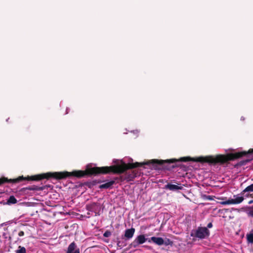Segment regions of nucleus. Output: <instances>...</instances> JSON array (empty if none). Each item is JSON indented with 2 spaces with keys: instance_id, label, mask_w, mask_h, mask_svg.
I'll return each mask as SVG.
<instances>
[{
  "instance_id": "obj_1",
  "label": "nucleus",
  "mask_w": 253,
  "mask_h": 253,
  "mask_svg": "<svg viewBox=\"0 0 253 253\" xmlns=\"http://www.w3.org/2000/svg\"><path fill=\"white\" fill-rule=\"evenodd\" d=\"M170 159L166 160H159L156 159L152 160L151 161H147L146 162L138 163L135 162L134 163H128L126 164L123 163L120 165H113L110 167H93L91 168H87L85 170H74L72 172L63 171V172H48L46 173H41L35 175L33 177L32 179L38 180L39 181L43 179H49L54 178L57 180L65 179L70 176H75L78 178H81L85 176H89L92 175L97 174H106L113 173H122L126 170L128 169H132L135 168L143 167L144 165H149L151 164H158L160 166H163V168L165 167H169L170 165L172 164V162L167 161Z\"/></svg>"
},
{
  "instance_id": "obj_2",
  "label": "nucleus",
  "mask_w": 253,
  "mask_h": 253,
  "mask_svg": "<svg viewBox=\"0 0 253 253\" xmlns=\"http://www.w3.org/2000/svg\"><path fill=\"white\" fill-rule=\"evenodd\" d=\"M246 155H248L246 159L240 161L237 164V166H242L246 165L253 160V148L249 149L248 152L242 151L234 153H228L226 155L218 154L215 156H208L206 157H199L196 158H192L190 157H181L178 159H171L168 161L172 162L173 164L169 167H166L165 168L167 170H171L176 167H182L183 165L180 164V162H186L189 161L200 162L202 163H207L212 165H223L228 163L229 161L240 158Z\"/></svg>"
},
{
  "instance_id": "obj_3",
  "label": "nucleus",
  "mask_w": 253,
  "mask_h": 253,
  "mask_svg": "<svg viewBox=\"0 0 253 253\" xmlns=\"http://www.w3.org/2000/svg\"><path fill=\"white\" fill-rule=\"evenodd\" d=\"M253 192V183L247 186L240 194L233 195V198H230L228 200L221 202L223 205H237L241 203L244 200L243 196L246 192Z\"/></svg>"
},
{
  "instance_id": "obj_4",
  "label": "nucleus",
  "mask_w": 253,
  "mask_h": 253,
  "mask_svg": "<svg viewBox=\"0 0 253 253\" xmlns=\"http://www.w3.org/2000/svg\"><path fill=\"white\" fill-rule=\"evenodd\" d=\"M210 232L206 227H198L196 230H193L190 233V236L193 237L199 238L201 239L208 237Z\"/></svg>"
},
{
  "instance_id": "obj_5",
  "label": "nucleus",
  "mask_w": 253,
  "mask_h": 253,
  "mask_svg": "<svg viewBox=\"0 0 253 253\" xmlns=\"http://www.w3.org/2000/svg\"><path fill=\"white\" fill-rule=\"evenodd\" d=\"M35 175H32L31 176L24 177L23 176H20L14 179H8L7 177H2L0 178V186L2 185L5 183H18L22 180H32V181H39L38 180H33L32 179L33 177L35 176Z\"/></svg>"
},
{
  "instance_id": "obj_6",
  "label": "nucleus",
  "mask_w": 253,
  "mask_h": 253,
  "mask_svg": "<svg viewBox=\"0 0 253 253\" xmlns=\"http://www.w3.org/2000/svg\"><path fill=\"white\" fill-rule=\"evenodd\" d=\"M147 240L144 235H140L138 236L129 245L130 248H136L139 245L144 243Z\"/></svg>"
},
{
  "instance_id": "obj_7",
  "label": "nucleus",
  "mask_w": 253,
  "mask_h": 253,
  "mask_svg": "<svg viewBox=\"0 0 253 253\" xmlns=\"http://www.w3.org/2000/svg\"><path fill=\"white\" fill-rule=\"evenodd\" d=\"M66 253H80V249L74 242L71 243L68 246Z\"/></svg>"
},
{
  "instance_id": "obj_8",
  "label": "nucleus",
  "mask_w": 253,
  "mask_h": 253,
  "mask_svg": "<svg viewBox=\"0 0 253 253\" xmlns=\"http://www.w3.org/2000/svg\"><path fill=\"white\" fill-rule=\"evenodd\" d=\"M183 187L182 186H178L175 184H172L170 183H168L165 186V189H169L170 191H178L179 190L183 189Z\"/></svg>"
},
{
  "instance_id": "obj_9",
  "label": "nucleus",
  "mask_w": 253,
  "mask_h": 253,
  "mask_svg": "<svg viewBox=\"0 0 253 253\" xmlns=\"http://www.w3.org/2000/svg\"><path fill=\"white\" fill-rule=\"evenodd\" d=\"M135 231V230L134 228L126 229L124 234V237L126 238V240L131 239L134 235Z\"/></svg>"
},
{
  "instance_id": "obj_10",
  "label": "nucleus",
  "mask_w": 253,
  "mask_h": 253,
  "mask_svg": "<svg viewBox=\"0 0 253 253\" xmlns=\"http://www.w3.org/2000/svg\"><path fill=\"white\" fill-rule=\"evenodd\" d=\"M44 189V188L42 187H39L36 185H33L28 186L27 187L23 188L21 191L23 192H26L28 190H33V191H41Z\"/></svg>"
},
{
  "instance_id": "obj_11",
  "label": "nucleus",
  "mask_w": 253,
  "mask_h": 253,
  "mask_svg": "<svg viewBox=\"0 0 253 253\" xmlns=\"http://www.w3.org/2000/svg\"><path fill=\"white\" fill-rule=\"evenodd\" d=\"M150 240L153 243L159 246L162 245L164 244V240L161 237H152Z\"/></svg>"
},
{
  "instance_id": "obj_12",
  "label": "nucleus",
  "mask_w": 253,
  "mask_h": 253,
  "mask_svg": "<svg viewBox=\"0 0 253 253\" xmlns=\"http://www.w3.org/2000/svg\"><path fill=\"white\" fill-rule=\"evenodd\" d=\"M98 205V203H92L89 205H86V210L89 211H94L95 212V215H96L97 213L96 212V207Z\"/></svg>"
},
{
  "instance_id": "obj_13",
  "label": "nucleus",
  "mask_w": 253,
  "mask_h": 253,
  "mask_svg": "<svg viewBox=\"0 0 253 253\" xmlns=\"http://www.w3.org/2000/svg\"><path fill=\"white\" fill-rule=\"evenodd\" d=\"M114 183L115 181L112 180L99 185V188L100 189H108L110 188Z\"/></svg>"
},
{
  "instance_id": "obj_14",
  "label": "nucleus",
  "mask_w": 253,
  "mask_h": 253,
  "mask_svg": "<svg viewBox=\"0 0 253 253\" xmlns=\"http://www.w3.org/2000/svg\"><path fill=\"white\" fill-rule=\"evenodd\" d=\"M17 203V199L15 198L14 196H10L9 198L7 199L6 204L7 205H11L12 204H15Z\"/></svg>"
},
{
  "instance_id": "obj_15",
  "label": "nucleus",
  "mask_w": 253,
  "mask_h": 253,
  "mask_svg": "<svg viewBox=\"0 0 253 253\" xmlns=\"http://www.w3.org/2000/svg\"><path fill=\"white\" fill-rule=\"evenodd\" d=\"M246 237L248 242L253 244V229L247 234Z\"/></svg>"
},
{
  "instance_id": "obj_16",
  "label": "nucleus",
  "mask_w": 253,
  "mask_h": 253,
  "mask_svg": "<svg viewBox=\"0 0 253 253\" xmlns=\"http://www.w3.org/2000/svg\"><path fill=\"white\" fill-rule=\"evenodd\" d=\"M136 177V173L133 171L130 174H127L126 178L128 181L132 180Z\"/></svg>"
},
{
  "instance_id": "obj_17",
  "label": "nucleus",
  "mask_w": 253,
  "mask_h": 253,
  "mask_svg": "<svg viewBox=\"0 0 253 253\" xmlns=\"http://www.w3.org/2000/svg\"><path fill=\"white\" fill-rule=\"evenodd\" d=\"M16 253H26V250L25 247L19 246L16 251Z\"/></svg>"
},
{
  "instance_id": "obj_18",
  "label": "nucleus",
  "mask_w": 253,
  "mask_h": 253,
  "mask_svg": "<svg viewBox=\"0 0 253 253\" xmlns=\"http://www.w3.org/2000/svg\"><path fill=\"white\" fill-rule=\"evenodd\" d=\"M202 198L204 200L211 201L213 200L212 196L210 195H203Z\"/></svg>"
},
{
  "instance_id": "obj_19",
  "label": "nucleus",
  "mask_w": 253,
  "mask_h": 253,
  "mask_svg": "<svg viewBox=\"0 0 253 253\" xmlns=\"http://www.w3.org/2000/svg\"><path fill=\"white\" fill-rule=\"evenodd\" d=\"M111 235V232L109 230H106L103 234L105 237H109Z\"/></svg>"
},
{
  "instance_id": "obj_20",
  "label": "nucleus",
  "mask_w": 253,
  "mask_h": 253,
  "mask_svg": "<svg viewBox=\"0 0 253 253\" xmlns=\"http://www.w3.org/2000/svg\"><path fill=\"white\" fill-rule=\"evenodd\" d=\"M117 246L120 247V248H122L125 246H126L125 244H124L123 242H121L120 241H119L117 242Z\"/></svg>"
},
{
  "instance_id": "obj_21",
  "label": "nucleus",
  "mask_w": 253,
  "mask_h": 253,
  "mask_svg": "<svg viewBox=\"0 0 253 253\" xmlns=\"http://www.w3.org/2000/svg\"><path fill=\"white\" fill-rule=\"evenodd\" d=\"M170 243H172V242H171L169 239H167L166 241H164V244L165 245H168L170 244Z\"/></svg>"
},
{
  "instance_id": "obj_22",
  "label": "nucleus",
  "mask_w": 253,
  "mask_h": 253,
  "mask_svg": "<svg viewBox=\"0 0 253 253\" xmlns=\"http://www.w3.org/2000/svg\"><path fill=\"white\" fill-rule=\"evenodd\" d=\"M24 235V232L23 231H20L18 233V236L20 237L23 236Z\"/></svg>"
},
{
  "instance_id": "obj_23",
  "label": "nucleus",
  "mask_w": 253,
  "mask_h": 253,
  "mask_svg": "<svg viewBox=\"0 0 253 253\" xmlns=\"http://www.w3.org/2000/svg\"><path fill=\"white\" fill-rule=\"evenodd\" d=\"M212 227V223H211V222H210V223H208V225H207V228H211Z\"/></svg>"
},
{
  "instance_id": "obj_24",
  "label": "nucleus",
  "mask_w": 253,
  "mask_h": 253,
  "mask_svg": "<svg viewBox=\"0 0 253 253\" xmlns=\"http://www.w3.org/2000/svg\"><path fill=\"white\" fill-rule=\"evenodd\" d=\"M249 214L250 216H251L253 217V210H251V211H249Z\"/></svg>"
},
{
  "instance_id": "obj_25",
  "label": "nucleus",
  "mask_w": 253,
  "mask_h": 253,
  "mask_svg": "<svg viewBox=\"0 0 253 253\" xmlns=\"http://www.w3.org/2000/svg\"><path fill=\"white\" fill-rule=\"evenodd\" d=\"M248 203H249V204H253V200H250V201L248 202Z\"/></svg>"
},
{
  "instance_id": "obj_26",
  "label": "nucleus",
  "mask_w": 253,
  "mask_h": 253,
  "mask_svg": "<svg viewBox=\"0 0 253 253\" xmlns=\"http://www.w3.org/2000/svg\"><path fill=\"white\" fill-rule=\"evenodd\" d=\"M249 196V195H246V197H248ZM250 196L253 198V194L250 195Z\"/></svg>"
},
{
  "instance_id": "obj_27",
  "label": "nucleus",
  "mask_w": 253,
  "mask_h": 253,
  "mask_svg": "<svg viewBox=\"0 0 253 253\" xmlns=\"http://www.w3.org/2000/svg\"><path fill=\"white\" fill-rule=\"evenodd\" d=\"M251 208L253 209V206L252 207H251Z\"/></svg>"
}]
</instances>
